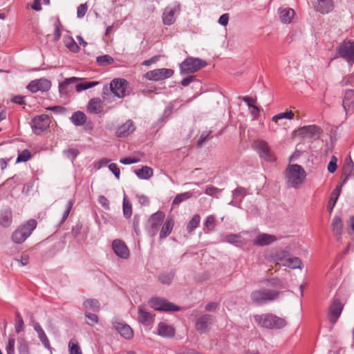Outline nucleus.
I'll use <instances>...</instances> for the list:
<instances>
[{
	"instance_id": "obj_28",
	"label": "nucleus",
	"mask_w": 354,
	"mask_h": 354,
	"mask_svg": "<svg viewBox=\"0 0 354 354\" xmlns=\"http://www.w3.org/2000/svg\"><path fill=\"white\" fill-rule=\"evenodd\" d=\"M103 109L102 101L100 98L91 99L87 106L88 111L91 113L97 114L102 112Z\"/></svg>"
},
{
	"instance_id": "obj_47",
	"label": "nucleus",
	"mask_w": 354,
	"mask_h": 354,
	"mask_svg": "<svg viewBox=\"0 0 354 354\" xmlns=\"http://www.w3.org/2000/svg\"><path fill=\"white\" fill-rule=\"evenodd\" d=\"M294 118V113L292 111H287L286 113H281L274 115L272 118V121L273 122H277V120L281 119H288L292 120Z\"/></svg>"
},
{
	"instance_id": "obj_11",
	"label": "nucleus",
	"mask_w": 354,
	"mask_h": 354,
	"mask_svg": "<svg viewBox=\"0 0 354 354\" xmlns=\"http://www.w3.org/2000/svg\"><path fill=\"white\" fill-rule=\"evenodd\" d=\"M50 125V119L48 115L42 114L37 115L32 119L31 127L33 132L39 135L45 130H46Z\"/></svg>"
},
{
	"instance_id": "obj_58",
	"label": "nucleus",
	"mask_w": 354,
	"mask_h": 354,
	"mask_svg": "<svg viewBox=\"0 0 354 354\" xmlns=\"http://www.w3.org/2000/svg\"><path fill=\"white\" fill-rule=\"evenodd\" d=\"M15 343V338L13 337L10 336L8 339V344L6 348L7 354H14Z\"/></svg>"
},
{
	"instance_id": "obj_50",
	"label": "nucleus",
	"mask_w": 354,
	"mask_h": 354,
	"mask_svg": "<svg viewBox=\"0 0 354 354\" xmlns=\"http://www.w3.org/2000/svg\"><path fill=\"white\" fill-rule=\"evenodd\" d=\"M30 158V153L28 150L25 149L19 153L17 158V162H26Z\"/></svg>"
},
{
	"instance_id": "obj_61",
	"label": "nucleus",
	"mask_w": 354,
	"mask_h": 354,
	"mask_svg": "<svg viewBox=\"0 0 354 354\" xmlns=\"http://www.w3.org/2000/svg\"><path fill=\"white\" fill-rule=\"evenodd\" d=\"M109 169L114 174L117 179L120 178V171L115 163H111L109 165Z\"/></svg>"
},
{
	"instance_id": "obj_20",
	"label": "nucleus",
	"mask_w": 354,
	"mask_h": 354,
	"mask_svg": "<svg viewBox=\"0 0 354 354\" xmlns=\"http://www.w3.org/2000/svg\"><path fill=\"white\" fill-rule=\"evenodd\" d=\"M135 129L133 121L129 120L118 128L116 135L118 137L124 138L132 133Z\"/></svg>"
},
{
	"instance_id": "obj_8",
	"label": "nucleus",
	"mask_w": 354,
	"mask_h": 354,
	"mask_svg": "<svg viewBox=\"0 0 354 354\" xmlns=\"http://www.w3.org/2000/svg\"><path fill=\"white\" fill-rule=\"evenodd\" d=\"M165 216L164 212L158 211L149 218L146 228L150 236L153 237L157 234L160 226L163 223Z\"/></svg>"
},
{
	"instance_id": "obj_7",
	"label": "nucleus",
	"mask_w": 354,
	"mask_h": 354,
	"mask_svg": "<svg viewBox=\"0 0 354 354\" xmlns=\"http://www.w3.org/2000/svg\"><path fill=\"white\" fill-rule=\"evenodd\" d=\"M149 304L151 308L158 311H178L180 307L174 304L169 302L167 299L161 297H154L150 299Z\"/></svg>"
},
{
	"instance_id": "obj_48",
	"label": "nucleus",
	"mask_w": 354,
	"mask_h": 354,
	"mask_svg": "<svg viewBox=\"0 0 354 354\" xmlns=\"http://www.w3.org/2000/svg\"><path fill=\"white\" fill-rule=\"evenodd\" d=\"M123 214L124 217L129 218L132 215V207L131 203L124 196L123 199Z\"/></svg>"
},
{
	"instance_id": "obj_40",
	"label": "nucleus",
	"mask_w": 354,
	"mask_h": 354,
	"mask_svg": "<svg viewBox=\"0 0 354 354\" xmlns=\"http://www.w3.org/2000/svg\"><path fill=\"white\" fill-rule=\"evenodd\" d=\"M68 349L70 354H82L78 342L75 338L70 340L68 343Z\"/></svg>"
},
{
	"instance_id": "obj_26",
	"label": "nucleus",
	"mask_w": 354,
	"mask_h": 354,
	"mask_svg": "<svg viewBox=\"0 0 354 354\" xmlns=\"http://www.w3.org/2000/svg\"><path fill=\"white\" fill-rule=\"evenodd\" d=\"M78 80L79 78L75 77L66 78L63 82L59 83V93L62 95L68 94L71 91H72L71 84L76 83Z\"/></svg>"
},
{
	"instance_id": "obj_25",
	"label": "nucleus",
	"mask_w": 354,
	"mask_h": 354,
	"mask_svg": "<svg viewBox=\"0 0 354 354\" xmlns=\"http://www.w3.org/2000/svg\"><path fill=\"white\" fill-rule=\"evenodd\" d=\"M332 230L337 240H340L342 234L343 223L339 216H335L331 223Z\"/></svg>"
},
{
	"instance_id": "obj_41",
	"label": "nucleus",
	"mask_w": 354,
	"mask_h": 354,
	"mask_svg": "<svg viewBox=\"0 0 354 354\" xmlns=\"http://www.w3.org/2000/svg\"><path fill=\"white\" fill-rule=\"evenodd\" d=\"M216 226L215 217L212 215L207 216L206 220L204 223L205 231L209 232L213 231Z\"/></svg>"
},
{
	"instance_id": "obj_22",
	"label": "nucleus",
	"mask_w": 354,
	"mask_h": 354,
	"mask_svg": "<svg viewBox=\"0 0 354 354\" xmlns=\"http://www.w3.org/2000/svg\"><path fill=\"white\" fill-rule=\"evenodd\" d=\"M12 222V214L9 207L0 210V225L3 227H8Z\"/></svg>"
},
{
	"instance_id": "obj_42",
	"label": "nucleus",
	"mask_w": 354,
	"mask_h": 354,
	"mask_svg": "<svg viewBox=\"0 0 354 354\" xmlns=\"http://www.w3.org/2000/svg\"><path fill=\"white\" fill-rule=\"evenodd\" d=\"M113 325L118 332H133L132 328L124 322L115 321L113 322Z\"/></svg>"
},
{
	"instance_id": "obj_51",
	"label": "nucleus",
	"mask_w": 354,
	"mask_h": 354,
	"mask_svg": "<svg viewBox=\"0 0 354 354\" xmlns=\"http://www.w3.org/2000/svg\"><path fill=\"white\" fill-rule=\"evenodd\" d=\"M289 256L290 253L288 251L281 250L277 252L275 257L277 261H282L283 263L287 260Z\"/></svg>"
},
{
	"instance_id": "obj_1",
	"label": "nucleus",
	"mask_w": 354,
	"mask_h": 354,
	"mask_svg": "<svg viewBox=\"0 0 354 354\" xmlns=\"http://www.w3.org/2000/svg\"><path fill=\"white\" fill-rule=\"evenodd\" d=\"M281 295L277 290L261 288L252 291L250 298L253 304L261 306L277 301Z\"/></svg>"
},
{
	"instance_id": "obj_21",
	"label": "nucleus",
	"mask_w": 354,
	"mask_h": 354,
	"mask_svg": "<svg viewBox=\"0 0 354 354\" xmlns=\"http://www.w3.org/2000/svg\"><path fill=\"white\" fill-rule=\"evenodd\" d=\"M277 241V237L272 234H259L253 241V244L258 246L268 245Z\"/></svg>"
},
{
	"instance_id": "obj_18",
	"label": "nucleus",
	"mask_w": 354,
	"mask_h": 354,
	"mask_svg": "<svg viewBox=\"0 0 354 354\" xmlns=\"http://www.w3.org/2000/svg\"><path fill=\"white\" fill-rule=\"evenodd\" d=\"M343 309V304L338 299L333 300L329 307L328 317L330 322L334 324L339 317Z\"/></svg>"
},
{
	"instance_id": "obj_49",
	"label": "nucleus",
	"mask_w": 354,
	"mask_h": 354,
	"mask_svg": "<svg viewBox=\"0 0 354 354\" xmlns=\"http://www.w3.org/2000/svg\"><path fill=\"white\" fill-rule=\"evenodd\" d=\"M221 189H220L216 187L212 186V185L207 186L205 188V193L207 195H209L211 196H214L216 198L221 194Z\"/></svg>"
},
{
	"instance_id": "obj_31",
	"label": "nucleus",
	"mask_w": 354,
	"mask_h": 354,
	"mask_svg": "<svg viewBox=\"0 0 354 354\" xmlns=\"http://www.w3.org/2000/svg\"><path fill=\"white\" fill-rule=\"evenodd\" d=\"M153 169L147 166L142 167L141 169H136L135 174L140 179L147 180L153 176Z\"/></svg>"
},
{
	"instance_id": "obj_35",
	"label": "nucleus",
	"mask_w": 354,
	"mask_h": 354,
	"mask_svg": "<svg viewBox=\"0 0 354 354\" xmlns=\"http://www.w3.org/2000/svg\"><path fill=\"white\" fill-rule=\"evenodd\" d=\"M342 185L337 186L332 193L331 197L328 202V210L330 212L333 211V209L337 201L338 197L342 191Z\"/></svg>"
},
{
	"instance_id": "obj_56",
	"label": "nucleus",
	"mask_w": 354,
	"mask_h": 354,
	"mask_svg": "<svg viewBox=\"0 0 354 354\" xmlns=\"http://www.w3.org/2000/svg\"><path fill=\"white\" fill-rule=\"evenodd\" d=\"M158 332H174V328L167 323L162 322H160L158 324Z\"/></svg>"
},
{
	"instance_id": "obj_46",
	"label": "nucleus",
	"mask_w": 354,
	"mask_h": 354,
	"mask_svg": "<svg viewBox=\"0 0 354 354\" xmlns=\"http://www.w3.org/2000/svg\"><path fill=\"white\" fill-rule=\"evenodd\" d=\"M99 84L98 82H84L76 84L75 88L77 92L92 88Z\"/></svg>"
},
{
	"instance_id": "obj_15",
	"label": "nucleus",
	"mask_w": 354,
	"mask_h": 354,
	"mask_svg": "<svg viewBox=\"0 0 354 354\" xmlns=\"http://www.w3.org/2000/svg\"><path fill=\"white\" fill-rule=\"evenodd\" d=\"M297 134L303 138H318L322 132V129L317 125H308L299 128Z\"/></svg>"
},
{
	"instance_id": "obj_37",
	"label": "nucleus",
	"mask_w": 354,
	"mask_h": 354,
	"mask_svg": "<svg viewBox=\"0 0 354 354\" xmlns=\"http://www.w3.org/2000/svg\"><path fill=\"white\" fill-rule=\"evenodd\" d=\"M84 309L87 310L97 311L100 308V303L95 299H88L83 303Z\"/></svg>"
},
{
	"instance_id": "obj_62",
	"label": "nucleus",
	"mask_w": 354,
	"mask_h": 354,
	"mask_svg": "<svg viewBox=\"0 0 354 354\" xmlns=\"http://www.w3.org/2000/svg\"><path fill=\"white\" fill-rule=\"evenodd\" d=\"M98 202L104 209H109V201L105 196H100L98 198Z\"/></svg>"
},
{
	"instance_id": "obj_2",
	"label": "nucleus",
	"mask_w": 354,
	"mask_h": 354,
	"mask_svg": "<svg viewBox=\"0 0 354 354\" xmlns=\"http://www.w3.org/2000/svg\"><path fill=\"white\" fill-rule=\"evenodd\" d=\"M253 318L257 325L267 329H281L287 324L283 318L272 313L254 315Z\"/></svg>"
},
{
	"instance_id": "obj_13",
	"label": "nucleus",
	"mask_w": 354,
	"mask_h": 354,
	"mask_svg": "<svg viewBox=\"0 0 354 354\" xmlns=\"http://www.w3.org/2000/svg\"><path fill=\"white\" fill-rule=\"evenodd\" d=\"M174 71L170 68H158L149 71L145 75L146 79L151 81H160L171 77Z\"/></svg>"
},
{
	"instance_id": "obj_9",
	"label": "nucleus",
	"mask_w": 354,
	"mask_h": 354,
	"mask_svg": "<svg viewBox=\"0 0 354 354\" xmlns=\"http://www.w3.org/2000/svg\"><path fill=\"white\" fill-rule=\"evenodd\" d=\"M337 52L340 57L344 58L349 64L354 63V42L344 40L338 47Z\"/></svg>"
},
{
	"instance_id": "obj_30",
	"label": "nucleus",
	"mask_w": 354,
	"mask_h": 354,
	"mask_svg": "<svg viewBox=\"0 0 354 354\" xmlns=\"http://www.w3.org/2000/svg\"><path fill=\"white\" fill-rule=\"evenodd\" d=\"M295 15V11L291 8H285L280 11L279 17L281 21L284 24H289L292 21Z\"/></svg>"
},
{
	"instance_id": "obj_19",
	"label": "nucleus",
	"mask_w": 354,
	"mask_h": 354,
	"mask_svg": "<svg viewBox=\"0 0 354 354\" xmlns=\"http://www.w3.org/2000/svg\"><path fill=\"white\" fill-rule=\"evenodd\" d=\"M138 320L142 325L149 326L153 323L154 315L146 310L142 306H140L138 309Z\"/></svg>"
},
{
	"instance_id": "obj_29",
	"label": "nucleus",
	"mask_w": 354,
	"mask_h": 354,
	"mask_svg": "<svg viewBox=\"0 0 354 354\" xmlns=\"http://www.w3.org/2000/svg\"><path fill=\"white\" fill-rule=\"evenodd\" d=\"M354 103V91L348 90L345 92V95L342 102V106L346 112Z\"/></svg>"
},
{
	"instance_id": "obj_63",
	"label": "nucleus",
	"mask_w": 354,
	"mask_h": 354,
	"mask_svg": "<svg viewBox=\"0 0 354 354\" xmlns=\"http://www.w3.org/2000/svg\"><path fill=\"white\" fill-rule=\"evenodd\" d=\"M39 337L41 342L44 344V346L46 348L49 349L50 348V342L46 335V333H39Z\"/></svg>"
},
{
	"instance_id": "obj_4",
	"label": "nucleus",
	"mask_w": 354,
	"mask_h": 354,
	"mask_svg": "<svg viewBox=\"0 0 354 354\" xmlns=\"http://www.w3.org/2000/svg\"><path fill=\"white\" fill-rule=\"evenodd\" d=\"M306 176V171L299 165H291L286 170L287 184L292 187H298L304 182Z\"/></svg>"
},
{
	"instance_id": "obj_64",
	"label": "nucleus",
	"mask_w": 354,
	"mask_h": 354,
	"mask_svg": "<svg viewBox=\"0 0 354 354\" xmlns=\"http://www.w3.org/2000/svg\"><path fill=\"white\" fill-rule=\"evenodd\" d=\"M196 79V76L194 75H189L184 79L182 80L181 81V84L182 86H188L190 83H192V82H194Z\"/></svg>"
},
{
	"instance_id": "obj_59",
	"label": "nucleus",
	"mask_w": 354,
	"mask_h": 354,
	"mask_svg": "<svg viewBox=\"0 0 354 354\" xmlns=\"http://www.w3.org/2000/svg\"><path fill=\"white\" fill-rule=\"evenodd\" d=\"M60 26H61V23H60L59 20H57V22H55L54 24L55 30H54L53 36H54L55 41H57L60 39V37L62 35L61 30L59 28Z\"/></svg>"
},
{
	"instance_id": "obj_33",
	"label": "nucleus",
	"mask_w": 354,
	"mask_h": 354,
	"mask_svg": "<svg viewBox=\"0 0 354 354\" xmlns=\"http://www.w3.org/2000/svg\"><path fill=\"white\" fill-rule=\"evenodd\" d=\"M224 241L236 246H241L245 244V241L241 239L240 234H227L225 236Z\"/></svg>"
},
{
	"instance_id": "obj_24",
	"label": "nucleus",
	"mask_w": 354,
	"mask_h": 354,
	"mask_svg": "<svg viewBox=\"0 0 354 354\" xmlns=\"http://www.w3.org/2000/svg\"><path fill=\"white\" fill-rule=\"evenodd\" d=\"M246 194H247L246 189H245L244 187H238L232 192L233 199L230 203V204L239 207L242 202L243 198L246 196Z\"/></svg>"
},
{
	"instance_id": "obj_45",
	"label": "nucleus",
	"mask_w": 354,
	"mask_h": 354,
	"mask_svg": "<svg viewBox=\"0 0 354 354\" xmlns=\"http://www.w3.org/2000/svg\"><path fill=\"white\" fill-rule=\"evenodd\" d=\"M192 196V193L190 192H184L178 194L174 199L172 204L174 205H178L183 201L190 198Z\"/></svg>"
},
{
	"instance_id": "obj_12",
	"label": "nucleus",
	"mask_w": 354,
	"mask_h": 354,
	"mask_svg": "<svg viewBox=\"0 0 354 354\" xmlns=\"http://www.w3.org/2000/svg\"><path fill=\"white\" fill-rule=\"evenodd\" d=\"M180 6L178 3L167 6L162 14V21L165 25L170 26L176 21V16L179 14Z\"/></svg>"
},
{
	"instance_id": "obj_5",
	"label": "nucleus",
	"mask_w": 354,
	"mask_h": 354,
	"mask_svg": "<svg viewBox=\"0 0 354 354\" xmlns=\"http://www.w3.org/2000/svg\"><path fill=\"white\" fill-rule=\"evenodd\" d=\"M128 86L129 82L126 80L116 78L110 82L109 86H104L102 93L105 95L108 93L109 90H110L115 96L121 98L125 96Z\"/></svg>"
},
{
	"instance_id": "obj_53",
	"label": "nucleus",
	"mask_w": 354,
	"mask_h": 354,
	"mask_svg": "<svg viewBox=\"0 0 354 354\" xmlns=\"http://www.w3.org/2000/svg\"><path fill=\"white\" fill-rule=\"evenodd\" d=\"M88 10V6L86 3L80 4L77 9V17L81 19L84 17Z\"/></svg>"
},
{
	"instance_id": "obj_38",
	"label": "nucleus",
	"mask_w": 354,
	"mask_h": 354,
	"mask_svg": "<svg viewBox=\"0 0 354 354\" xmlns=\"http://www.w3.org/2000/svg\"><path fill=\"white\" fill-rule=\"evenodd\" d=\"M97 63L100 66H106L114 62L113 58L109 55L98 56L96 58Z\"/></svg>"
},
{
	"instance_id": "obj_6",
	"label": "nucleus",
	"mask_w": 354,
	"mask_h": 354,
	"mask_svg": "<svg viewBox=\"0 0 354 354\" xmlns=\"http://www.w3.org/2000/svg\"><path fill=\"white\" fill-rule=\"evenodd\" d=\"M207 66V62L200 58L189 57L180 64V73L187 74L194 73Z\"/></svg>"
},
{
	"instance_id": "obj_39",
	"label": "nucleus",
	"mask_w": 354,
	"mask_h": 354,
	"mask_svg": "<svg viewBox=\"0 0 354 354\" xmlns=\"http://www.w3.org/2000/svg\"><path fill=\"white\" fill-rule=\"evenodd\" d=\"M201 217L198 214H194L187 225V230L189 233L193 232L199 225Z\"/></svg>"
},
{
	"instance_id": "obj_23",
	"label": "nucleus",
	"mask_w": 354,
	"mask_h": 354,
	"mask_svg": "<svg viewBox=\"0 0 354 354\" xmlns=\"http://www.w3.org/2000/svg\"><path fill=\"white\" fill-rule=\"evenodd\" d=\"M313 5L317 11L327 14L333 9L332 0H313Z\"/></svg>"
},
{
	"instance_id": "obj_36",
	"label": "nucleus",
	"mask_w": 354,
	"mask_h": 354,
	"mask_svg": "<svg viewBox=\"0 0 354 354\" xmlns=\"http://www.w3.org/2000/svg\"><path fill=\"white\" fill-rule=\"evenodd\" d=\"M64 42L66 47L73 53H77L80 51V48L77 44L75 41L72 37H65L64 38Z\"/></svg>"
},
{
	"instance_id": "obj_10",
	"label": "nucleus",
	"mask_w": 354,
	"mask_h": 354,
	"mask_svg": "<svg viewBox=\"0 0 354 354\" xmlns=\"http://www.w3.org/2000/svg\"><path fill=\"white\" fill-rule=\"evenodd\" d=\"M254 148L257 151L261 158L268 162H272L275 160L268 144L263 140H255L253 143Z\"/></svg>"
},
{
	"instance_id": "obj_44",
	"label": "nucleus",
	"mask_w": 354,
	"mask_h": 354,
	"mask_svg": "<svg viewBox=\"0 0 354 354\" xmlns=\"http://www.w3.org/2000/svg\"><path fill=\"white\" fill-rule=\"evenodd\" d=\"M353 169V162L351 160V162L347 163L343 167L342 176L344 177L343 183H345L349 176L351 175Z\"/></svg>"
},
{
	"instance_id": "obj_34",
	"label": "nucleus",
	"mask_w": 354,
	"mask_h": 354,
	"mask_svg": "<svg viewBox=\"0 0 354 354\" xmlns=\"http://www.w3.org/2000/svg\"><path fill=\"white\" fill-rule=\"evenodd\" d=\"M71 120L75 126H81L86 122V116L82 111H76L72 115Z\"/></svg>"
},
{
	"instance_id": "obj_57",
	"label": "nucleus",
	"mask_w": 354,
	"mask_h": 354,
	"mask_svg": "<svg viewBox=\"0 0 354 354\" xmlns=\"http://www.w3.org/2000/svg\"><path fill=\"white\" fill-rule=\"evenodd\" d=\"M64 153L67 158L73 160L77 156L79 151L76 149L71 148L64 150Z\"/></svg>"
},
{
	"instance_id": "obj_60",
	"label": "nucleus",
	"mask_w": 354,
	"mask_h": 354,
	"mask_svg": "<svg viewBox=\"0 0 354 354\" xmlns=\"http://www.w3.org/2000/svg\"><path fill=\"white\" fill-rule=\"evenodd\" d=\"M85 316L87 319L86 322L89 325H93L97 322V316L96 315L86 311Z\"/></svg>"
},
{
	"instance_id": "obj_17",
	"label": "nucleus",
	"mask_w": 354,
	"mask_h": 354,
	"mask_svg": "<svg viewBox=\"0 0 354 354\" xmlns=\"http://www.w3.org/2000/svg\"><path fill=\"white\" fill-rule=\"evenodd\" d=\"M112 248L114 253L120 258L127 259L130 252L125 243L121 239H115L112 242Z\"/></svg>"
},
{
	"instance_id": "obj_43",
	"label": "nucleus",
	"mask_w": 354,
	"mask_h": 354,
	"mask_svg": "<svg viewBox=\"0 0 354 354\" xmlns=\"http://www.w3.org/2000/svg\"><path fill=\"white\" fill-rule=\"evenodd\" d=\"M174 277V273L172 271L164 272L160 274L158 279L162 284L169 285L171 283Z\"/></svg>"
},
{
	"instance_id": "obj_55",
	"label": "nucleus",
	"mask_w": 354,
	"mask_h": 354,
	"mask_svg": "<svg viewBox=\"0 0 354 354\" xmlns=\"http://www.w3.org/2000/svg\"><path fill=\"white\" fill-rule=\"evenodd\" d=\"M24 320L22 317L17 313L16 316L15 330L16 332H21L24 329Z\"/></svg>"
},
{
	"instance_id": "obj_32",
	"label": "nucleus",
	"mask_w": 354,
	"mask_h": 354,
	"mask_svg": "<svg viewBox=\"0 0 354 354\" xmlns=\"http://www.w3.org/2000/svg\"><path fill=\"white\" fill-rule=\"evenodd\" d=\"M282 265L291 269H301L302 266V262L299 258L291 257L290 255L287 260L282 263Z\"/></svg>"
},
{
	"instance_id": "obj_14",
	"label": "nucleus",
	"mask_w": 354,
	"mask_h": 354,
	"mask_svg": "<svg viewBox=\"0 0 354 354\" xmlns=\"http://www.w3.org/2000/svg\"><path fill=\"white\" fill-rule=\"evenodd\" d=\"M51 87V82L47 79L40 78L32 80L27 86V89L31 93H37V91H48Z\"/></svg>"
},
{
	"instance_id": "obj_16",
	"label": "nucleus",
	"mask_w": 354,
	"mask_h": 354,
	"mask_svg": "<svg viewBox=\"0 0 354 354\" xmlns=\"http://www.w3.org/2000/svg\"><path fill=\"white\" fill-rule=\"evenodd\" d=\"M215 322V317L205 314L200 316L196 321V328L198 330H209L212 325Z\"/></svg>"
},
{
	"instance_id": "obj_52",
	"label": "nucleus",
	"mask_w": 354,
	"mask_h": 354,
	"mask_svg": "<svg viewBox=\"0 0 354 354\" xmlns=\"http://www.w3.org/2000/svg\"><path fill=\"white\" fill-rule=\"evenodd\" d=\"M73 205V201L72 200L68 201L66 204V209L64 212V214L62 215V221L60 223L61 224L63 223L67 219V218L69 215V213L72 209Z\"/></svg>"
},
{
	"instance_id": "obj_3",
	"label": "nucleus",
	"mask_w": 354,
	"mask_h": 354,
	"mask_svg": "<svg viewBox=\"0 0 354 354\" xmlns=\"http://www.w3.org/2000/svg\"><path fill=\"white\" fill-rule=\"evenodd\" d=\"M37 225L35 219H29L14 231L11 236L12 241L16 244L23 243L32 234Z\"/></svg>"
},
{
	"instance_id": "obj_27",
	"label": "nucleus",
	"mask_w": 354,
	"mask_h": 354,
	"mask_svg": "<svg viewBox=\"0 0 354 354\" xmlns=\"http://www.w3.org/2000/svg\"><path fill=\"white\" fill-rule=\"evenodd\" d=\"M174 221L172 218H167L163 223L160 232V239H162L168 236L174 227Z\"/></svg>"
},
{
	"instance_id": "obj_54",
	"label": "nucleus",
	"mask_w": 354,
	"mask_h": 354,
	"mask_svg": "<svg viewBox=\"0 0 354 354\" xmlns=\"http://www.w3.org/2000/svg\"><path fill=\"white\" fill-rule=\"evenodd\" d=\"M337 158L335 156H333L331 157V159L328 165V171L333 174L334 173L337 168Z\"/></svg>"
}]
</instances>
